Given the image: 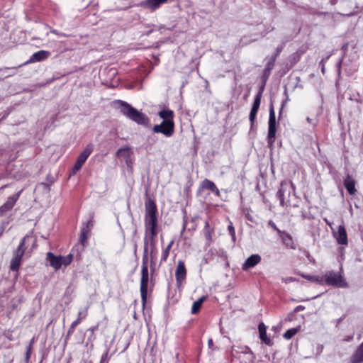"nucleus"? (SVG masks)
I'll list each match as a JSON object with an SVG mask.
<instances>
[{"mask_svg":"<svg viewBox=\"0 0 363 363\" xmlns=\"http://www.w3.org/2000/svg\"><path fill=\"white\" fill-rule=\"evenodd\" d=\"M337 2V0H330V3L332 4V5H335L336 4Z\"/></svg>","mask_w":363,"mask_h":363,"instance_id":"obj_52","label":"nucleus"},{"mask_svg":"<svg viewBox=\"0 0 363 363\" xmlns=\"http://www.w3.org/2000/svg\"><path fill=\"white\" fill-rule=\"evenodd\" d=\"M120 112L128 119L139 125L147 126L150 123L149 118L143 112L137 110L126 101L117 100L115 101Z\"/></svg>","mask_w":363,"mask_h":363,"instance_id":"obj_2","label":"nucleus"},{"mask_svg":"<svg viewBox=\"0 0 363 363\" xmlns=\"http://www.w3.org/2000/svg\"><path fill=\"white\" fill-rule=\"evenodd\" d=\"M93 151V145L92 144H89L86 145L85 149L82 151V152L78 156L77 161L72 169V174H76L78 171H79L85 163L86 160L91 155Z\"/></svg>","mask_w":363,"mask_h":363,"instance_id":"obj_8","label":"nucleus"},{"mask_svg":"<svg viewBox=\"0 0 363 363\" xmlns=\"http://www.w3.org/2000/svg\"><path fill=\"white\" fill-rule=\"evenodd\" d=\"M3 231H4V228H2L1 230L0 231V235L2 234Z\"/></svg>","mask_w":363,"mask_h":363,"instance_id":"obj_59","label":"nucleus"},{"mask_svg":"<svg viewBox=\"0 0 363 363\" xmlns=\"http://www.w3.org/2000/svg\"><path fill=\"white\" fill-rule=\"evenodd\" d=\"M304 309H305V306H301V305H299V306H297L294 309V313H298V312H299V311H303Z\"/></svg>","mask_w":363,"mask_h":363,"instance_id":"obj_43","label":"nucleus"},{"mask_svg":"<svg viewBox=\"0 0 363 363\" xmlns=\"http://www.w3.org/2000/svg\"><path fill=\"white\" fill-rule=\"evenodd\" d=\"M50 55V52L45 50H39L33 53L29 60L25 64L34 63L41 62L46 60Z\"/></svg>","mask_w":363,"mask_h":363,"instance_id":"obj_18","label":"nucleus"},{"mask_svg":"<svg viewBox=\"0 0 363 363\" xmlns=\"http://www.w3.org/2000/svg\"><path fill=\"white\" fill-rule=\"evenodd\" d=\"M20 196V192L15 194L7 198L6 202L0 206V217L3 216L6 213L11 211Z\"/></svg>","mask_w":363,"mask_h":363,"instance_id":"obj_12","label":"nucleus"},{"mask_svg":"<svg viewBox=\"0 0 363 363\" xmlns=\"http://www.w3.org/2000/svg\"><path fill=\"white\" fill-rule=\"evenodd\" d=\"M158 116H160V118L163 119L162 121H167L174 125V113L172 110H170L169 108H164L158 113Z\"/></svg>","mask_w":363,"mask_h":363,"instance_id":"obj_19","label":"nucleus"},{"mask_svg":"<svg viewBox=\"0 0 363 363\" xmlns=\"http://www.w3.org/2000/svg\"><path fill=\"white\" fill-rule=\"evenodd\" d=\"M251 352L250 349L249 347H246V351L245 352Z\"/></svg>","mask_w":363,"mask_h":363,"instance_id":"obj_54","label":"nucleus"},{"mask_svg":"<svg viewBox=\"0 0 363 363\" xmlns=\"http://www.w3.org/2000/svg\"><path fill=\"white\" fill-rule=\"evenodd\" d=\"M355 181L352 178L350 174H347L344 180V186L347 192L350 195H354L357 191L355 189Z\"/></svg>","mask_w":363,"mask_h":363,"instance_id":"obj_22","label":"nucleus"},{"mask_svg":"<svg viewBox=\"0 0 363 363\" xmlns=\"http://www.w3.org/2000/svg\"><path fill=\"white\" fill-rule=\"evenodd\" d=\"M341 65H342V60H340L337 63V74H338V75H340V74H341Z\"/></svg>","mask_w":363,"mask_h":363,"instance_id":"obj_44","label":"nucleus"},{"mask_svg":"<svg viewBox=\"0 0 363 363\" xmlns=\"http://www.w3.org/2000/svg\"><path fill=\"white\" fill-rule=\"evenodd\" d=\"M363 362V342L357 347L350 357V363Z\"/></svg>","mask_w":363,"mask_h":363,"instance_id":"obj_20","label":"nucleus"},{"mask_svg":"<svg viewBox=\"0 0 363 363\" xmlns=\"http://www.w3.org/2000/svg\"><path fill=\"white\" fill-rule=\"evenodd\" d=\"M291 190L295 191V186L291 182L282 181L280 184V188L277 192V196L279 200L280 205L284 206L285 200L289 197Z\"/></svg>","mask_w":363,"mask_h":363,"instance_id":"obj_7","label":"nucleus"},{"mask_svg":"<svg viewBox=\"0 0 363 363\" xmlns=\"http://www.w3.org/2000/svg\"><path fill=\"white\" fill-rule=\"evenodd\" d=\"M283 48H284L283 45L278 46L276 50V53L273 56H276V58H277V56H279V55L280 54V52L283 50Z\"/></svg>","mask_w":363,"mask_h":363,"instance_id":"obj_42","label":"nucleus"},{"mask_svg":"<svg viewBox=\"0 0 363 363\" xmlns=\"http://www.w3.org/2000/svg\"><path fill=\"white\" fill-rule=\"evenodd\" d=\"M257 111H258V110H257V109L251 108V111H250V116H249V119H250L252 125L255 122V120Z\"/></svg>","mask_w":363,"mask_h":363,"instance_id":"obj_36","label":"nucleus"},{"mask_svg":"<svg viewBox=\"0 0 363 363\" xmlns=\"http://www.w3.org/2000/svg\"><path fill=\"white\" fill-rule=\"evenodd\" d=\"M277 132V122L275 111L272 103L269 106V116L268 121V133L267 141L268 146L272 147L274 145Z\"/></svg>","mask_w":363,"mask_h":363,"instance_id":"obj_5","label":"nucleus"},{"mask_svg":"<svg viewBox=\"0 0 363 363\" xmlns=\"http://www.w3.org/2000/svg\"><path fill=\"white\" fill-rule=\"evenodd\" d=\"M77 326V323H72L70 327L69 328L66 337H65V341H67L70 335L74 332L75 327Z\"/></svg>","mask_w":363,"mask_h":363,"instance_id":"obj_32","label":"nucleus"},{"mask_svg":"<svg viewBox=\"0 0 363 363\" xmlns=\"http://www.w3.org/2000/svg\"><path fill=\"white\" fill-rule=\"evenodd\" d=\"M263 89L264 87H262L259 92L257 94L252 108L257 110L259 109L261 103V98L262 95Z\"/></svg>","mask_w":363,"mask_h":363,"instance_id":"obj_27","label":"nucleus"},{"mask_svg":"<svg viewBox=\"0 0 363 363\" xmlns=\"http://www.w3.org/2000/svg\"><path fill=\"white\" fill-rule=\"evenodd\" d=\"M14 74V72H13L12 73H6V76L9 77V76H11Z\"/></svg>","mask_w":363,"mask_h":363,"instance_id":"obj_53","label":"nucleus"},{"mask_svg":"<svg viewBox=\"0 0 363 363\" xmlns=\"http://www.w3.org/2000/svg\"><path fill=\"white\" fill-rule=\"evenodd\" d=\"M298 332V328H293L287 330L283 335L284 338L286 340H290Z\"/></svg>","mask_w":363,"mask_h":363,"instance_id":"obj_30","label":"nucleus"},{"mask_svg":"<svg viewBox=\"0 0 363 363\" xmlns=\"http://www.w3.org/2000/svg\"><path fill=\"white\" fill-rule=\"evenodd\" d=\"M329 58V56L326 57L325 58H323L325 60V62L327 61Z\"/></svg>","mask_w":363,"mask_h":363,"instance_id":"obj_57","label":"nucleus"},{"mask_svg":"<svg viewBox=\"0 0 363 363\" xmlns=\"http://www.w3.org/2000/svg\"><path fill=\"white\" fill-rule=\"evenodd\" d=\"M89 235V229L86 228H81V235L79 238V242L81 245H82V249L84 247L87 242V239Z\"/></svg>","mask_w":363,"mask_h":363,"instance_id":"obj_25","label":"nucleus"},{"mask_svg":"<svg viewBox=\"0 0 363 363\" xmlns=\"http://www.w3.org/2000/svg\"><path fill=\"white\" fill-rule=\"evenodd\" d=\"M275 60H276V56H272L266 65V67L264 70V74H267V75L269 74L271 70L273 69V67L274 66Z\"/></svg>","mask_w":363,"mask_h":363,"instance_id":"obj_29","label":"nucleus"},{"mask_svg":"<svg viewBox=\"0 0 363 363\" xmlns=\"http://www.w3.org/2000/svg\"><path fill=\"white\" fill-rule=\"evenodd\" d=\"M169 0H144L141 2V6L148 9L152 11L158 9L162 4H166Z\"/></svg>","mask_w":363,"mask_h":363,"instance_id":"obj_16","label":"nucleus"},{"mask_svg":"<svg viewBox=\"0 0 363 363\" xmlns=\"http://www.w3.org/2000/svg\"><path fill=\"white\" fill-rule=\"evenodd\" d=\"M268 225L270 226L274 230H276L277 232L278 235L282 231L277 228V225L272 220H269L268 221Z\"/></svg>","mask_w":363,"mask_h":363,"instance_id":"obj_39","label":"nucleus"},{"mask_svg":"<svg viewBox=\"0 0 363 363\" xmlns=\"http://www.w3.org/2000/svg\"><path fill=\"white\" fill-rule=\"evenodd\" d=\"M169 255V251L168 250H166L164 248L162 250V252L160 263L166 262Z\"/></svg>","mask_w":363,"mask_h":363,"instance_id":"obj_37","label":"nucleus"},{"mask_svg":"<svg viewBox=\"0 0 363 363\" xmlns=\"http://www.w3.org/2000/svg\"><path fill=\"white\" fill-rule=\"evenodd\" d=\"M305 279L309 280V281H313V282H315L320 285H322L323 284V275H315V276H313V275H306V276H303Z\"/></svg>","mask_w":363,"mask_h":363,"instance_id":"obj_28","label":"nucleus"},{"mask_svg":"<svg viewBox=\"0 0 363 363\" xmlns=\"http://www.w3.org/2000/svg\"><path fill=\"white\" fill-rule=\"evenodd\" d=\"M306 120H307V121H308V122H309V123H310V122H311V121L310 118H307V119H306Z\"/></svg>","mask_w":363,"mask_h":363,"instance_id":"obj_58","label":"nucleus"},{"mask_svg":"<svg viewBox=\"0 0 363 363\" xmlns=\"http://www.w3.org/2000/svg\"><path fill=\"white\" fill-rule=\"evenodd\" d=\"M144 247L141 266V279L140 291L143 306L145 307L147 302V285L149 279L148 260L150 259V267H154L156 264L157 254V206L154 201L148 199L145 202V213L144 218Z\"/></svg>","mask_w":363,"mask_h":363,"instance_id":"obj_1","label":"nucleus"},{"mask_svg":"<svg viewBox=\"0 0 363 363\" xmlns=\"http://www.w3.org/2000/svg\"><path fill=\"white\" fill-rule=\"evenodd\" d=\"M87 316V308H85L83 311H80L78 313V318L73 321L72 323H77V325L81 323L82 320L86 318Z\"/></svg>","mask_w":363,"mask_h":363,"instance_id":"obj_31","label":"nucleus"},{"mask_svg":"<svg viewBox=\"0 0 363 363\" xmlns=\"http://www.w3.org/2000/svg\"><path fill=\"white\" fill-rule=\"evenodd\" d=\"M174 125L167 121H162L160 124L154 125L152 131L155 133H162L166 137H171L174 133Z\"/></svg>","mask_w":363,"mask_h":363,"instance_id":"obj_9","label":"nucleus"},{"mask_svg":"<svg viewBox=\"0 0 363 363\" xmlns=\"http://www.w3.org/2000/svg\"><path fill=\"white\" fill-rule=\"evenodd\" d=\"M152 31V30L147 31L146 33V35H149Z\"/></svg>","mask_w":363,"mask_h":363,"instance_id":"obj_55","label":"nucleus"},{"mask_svg":"<svg viewBox=\"0 0 363 363\" xmlns=\"http://www.w3.org/2000/svg\"><path fill=\"white\" fill-rule=\"evenodd\" d=\"M89 229L90 232L91 228L93 227V220L92 218L87 220L86 223H83L82 228H86Z\"/></svg>","mask_w":363,"mask_h":363,"instance_id":"obj_40","label":"nucleus"},{"mask_svg":"<svg viewBox=\"0 0 363 363\" xmlns=\"http://www.w3.org/2000/svg\"><path fill=\"white\" fill-rule=\"evenodd\" d=\"M109 349H106L105 352L101 355V360L99 363H108L110 359V356L108 355Z\"/></svg>","mask_w":363,"mask_h":363,"instance_id":"obj_33","label":"nucleus"},{"mask_svg":"<svg viewBox=\"0 0 363 363\" xmlns=\"http://www.w3.org/2000/svg\"><path fill=\"white\" fill-rule=\"evenodd\" d=\"M201 188L208 189L216 195L218 196L220 194L219 189L216 187V184L209 179H204L201 183Z\"/></svg>","mask_w":363,"mask_h":363,"instance_id":"obj_23","label":"nucleus"},{"mask_svg":"<svg viewBox=\"0 0 363 363\" xmlns=\"http://www.w3.org/2000/svg\"><path fill=\"white\" fill-rule=\"evenodd\" d=\"M73 251L74 249L67 256H56L52 252H48L46 255V259L52 267L55 270H58L62 265L67 266L72 262L74 256Z\"/></svg>","mask_w":363,"mask_h":363,"instance_id":"obj_4","label":"nucleus"},{"mask_svg":"<svg viewBox=\"0 0 363 363\" xmlns=\"http://www.w3.org/2000/svg\"><path fill=\"white\" fill-rule=\"evenodd\" d=\"M228 230L229 232V234L231 235L232 239L235 241V230L233 225V223H230V224L228 226Z\"/></svg>","mask_w":363,"mask_h":363,"instance_id":"obj_38","label":"nucleus"},{"mask_svg":"<svg viewBox=\"0 0 363 363\" xmlns=\"http://www.w3.org/2000/svg\"><path fill=\"white\" fill-rule=\"evenodd\" d=\"M34 342H35V337H33V338L30 340V342H29V345H28V346H31V347L33 348V345Z\"/></svg>","mask_w":363,"mask_h":363,"instance_id":"obj_49","label":"nucleus"},{"mask_svg":"<svg viewBox=\"0 0 363 363\" xmlns=\"http://www.w3.org/2000/svg\"><path fill=\"white\" fill-rule=\"evenodd\" d=\"M20 196V192L15 194L7 198L6 202L0 206V217L3 216L6 213L11 211Z\"/></svg>","mask_w":363,"mask_h":363,"instance_id":"obj_14","label":"nucleus"},{"mask_svg":"<svg viewBox=\"0 0 363 363\" xmlns=\"http://www.w3.org/2000/svg\"><path fill=\"white\" fill-rule=\"evenodd\" d=\"M29 235L25 236L20 242L19 245L14 252V256L11 260L10 270L18 271L21 263L22 257L24 255L26 247H25V242L26 239H28Z\"/></svg>","mask_w":363,"mask_h":363,"instance_id":"obj_6","label":"nucleus"},{"mask_svg":"<svg viewBox=\"0 0 363 363\" xmlns=\"http://www.w3.org/2000/svg\"><path fill=\"white\" fill-rule=\"evenodd\" d=\"M320 64L322 65V67H321V71L323 73L325 72V60L324 59H322L321 61L320 62Z\"/></svg>","mask_w":363,"mask_h":363,"instance_id":"obj_46","label":"nucleus"},{"mask_svg":"<svg viewBox=\"0 0 363 363\" xmlns=\"http://www.w3.org/2000/svg\"><path fill=\"white\" fill-rule=\"evenodd\" d=\"M77 259H80V255H79V253H78V254L77 255Z\"/></svg>","mask_w":363,"mask_h":363,"instance_id":"obj_56","label":"nucleus"},{"mask_svg":"<svg viewBox=\"0 0 363 363\" xmlns=\"http://www.w3.org/2000/svg\"><path fill=\"white\" fill-rule=\"evenodd\" d=\"M333 234L338 245H342L344 247L347 246V235L346 229L343 225H339L337 228V230L333 231Z\"/></svg>","mask_w":363,"mask_h":363,"instance_id":"obj_11","label":"nucleus"},{"mask_svg":"<svg viewBox=\"0 0 363 363\" xmlns=\"http://www.w3.org/2000/svg\"><path fill=\"white\" fill-rule=\"evenodd\" d=\"M323 284L338 288H347L348 286L342 272L326 271L323 274Z\"/></svg>","mask_w":363,"mask_h":363,"instance_id":"obj_3","label":"nucleus"},{"mask_svg":"<svg viewBox=\"0 0 363 363\" xmlns=\"http://www.w3.org/2000/svg\"><path fill=\"white\" fill-rule=\"evenodd\" d=\"M4 71L5 72H7V71H9V70H12V71H14L15 70V68H9V67H6L3 69Z\"/></svg>","mask_w":363,"mask_h":363,"instance_id":"obj_51","label":"nucleus"},{"mask_svg":"<svg viewBox=\"0 0 363 363\" xmlns=\"http://www.w3.org/2000/svg\"><path fill=\"white\" fill-rule=\"evenodd\" d=\"M213 229L211 228L209 223L208 221L205 223V226L203 228V233H204V237L206 240V245H210L212 240V234H213Z\"/></svg>","mask_w":363,"mask_h":363,"instance_id":"obj_24","label":"nucleus"},{"mask_svg":"<svg viewBox=\"0 0 363 363\" xmlns=\"http://www.w3.org/2000/svg\"><path fill=\"white\" fill-rule=\"evenodd\" d=\"M20 196V192L15 194L7 198L6 202L0 206V217L3 216L6 213L11 211Z\"/></svg>","mask_w":363,"mask_h":363,"instance_id":"obj_13","label":"nucleus"},{"mask_svg":"<svg viewBox=\"0 0 363 363\" xmlns=\"http://www.w3.org/2000/svg\"><path fill=\"white\" fill-rule=\"evenodd\" d=\"M32 351H33V348L31 347V346H27L26 354H25V362L24 363H28V362L29 361V359L30 358V356L32 354Z\"/></svg>","mask_w":363,"mask_h":363,"instance_id":"obj_35","label":"nucleus"},{"mask_svg":"<svg viewBox=\"0 0 363 363\" xmlns=\"http://www.w3.org/2000/svg\"><path fill=\"white\" fill-rule=\"evenodd\" d=\"M287 101H288V98H287L285 101H284L282 102V104H281V108H280V110H279V118H281V116H282L283 108H284V107L285 106V105H286V104Z\"/></svg>","mask_w":363,"mask_h":363,"instance_id":"obj_41","label":"nucleus"},{"mask_svg":"<svg viewBox=\"0 0 363 363\" xmlns=\"http://www.w3.org/2000/svg\"><path fill=\"white\" fill-rule=\"evenodd\" d=\"M258 330L259 333V338L267 345L271 346L273 342L272 340L267 335V327L263 323H260L258 325Z\"/></svg>","mask_w":363,"mask_h":363,"instance_id":"obj_21","label":"nucleus"},{"mask_svg":"<svg viewBox=\"0 0 363 363\" xmlns=\"http://www.w3.org/2000/svg\"><path fill=\"white\" fill-rule=\"evenodd\" d=\"M208 345L209 347H211L213 345V340L211 338L208 340Z\"/></svg>","mask_w":363,"mask_h":363,"instance_id":"obj_48","label":"nucleus"},{"mask_svg":"<svg viewBox=\"0 0 363 363\" xmlns=\"http://www.w3.org/2000/svg\"><path fill=\"white\" fill-rule=\"evenodd\" d=\"M350 339H352V337H350V338L347 337V340H350Z\"/></svg>","mask_w":363,"mask_h":363,"instance_id":"obj_60","label":"nucleus"},{"mask_svg":"<svg viewBox=\"0 0 363 363\" xmlns=\"http://www.w3.org/2000/svg\"><path fill=\"white\" fill-rule=\"evenodd\" d=\"M261 262V257L258 254H254L250 256L242 264V269L247 271L250 268L255 267Z\"/></svg>","mask_w":363,"mask_h":363,"instance_id":"obj_17","label":"nucleus"},{"mask_svg":"<svg viewBox=\"0 0 363 363\" xmlns=\"http://www.w3.org/2000/svg\"><path fill=\"white\" fill-rule=\"evenodd\" d=\"M290 57L294 59L295 62L298 60V57L297 56V55L296 53L291 55Z\"/></svg>","mask_w":363,"mask_h":363,"instance_id":"obj_47","label":"nucleus"},{"mask_svg":"<svg viewBox=\"0 0 363 363\" xmlns=\"http://www.w3.org/2000/svg\"><path fill=\"white\" fill-rule=\"evenodd\" d=\"M205 298H206L204 296H202V297L199 298L197 301L194 302L192 307H191V313L192 314H196L199 312Z\"/></svg>","mask_w":363,"mask_h":363,"instance_id":"obj_26","label":"nucleus"},{"mask_svg":"<svg viewBox=\"0 0 363 363\" xmlns=\"http://www.w3.org/2000/svg\"><path fill=\"white\" fill-rule=\"evenodd\" d=\"M186 277V269L184 261L179 260L177 266L175 270V277L177 281V285L180 287L184 282Z\"/></svg>","mask_w":363,"mask_h":363,"instance_id":"obj_10","label":"nucleus"},{"mask_svg":"<svg viewBox=\"0 0 363 363\" xmlns=\"http://www.w3.org/2000/svg\"><path fill=\"white\" fill-rule=\"evenodd\" d=\"M174 240H172L169 243L164 247V249L166 250H168L169 251H170L173 244H174Z\"/></svg>","mask_w":363,"mask_h":363,"instance_id":"obj_45","label":"nucleus"},{"mask_svg":"<svg viewBox=\"0 0 363 363\" xmlns=\"http://www.w3.org/2000/svg\"><path fill=\"white\" fill-rule=\"evenodd\" d=\"M279 237L282 244L287 248L291 250H296V245L295 244L293 237L286 231L282 230L279 234Z\"/></svg>","mask_w":363,"mask_h":363,"instance_id":"obj_15","label":"nucleus"},{"mask_svg":"<svg viewBox=\"0 0 363 363\" xmlns=\"http://www.w3.org/2000/svg\"><path fill=\"white\" fill-rule=\"evenodd\" d=\"M350 339H352V337H350V338L347 337V340H350Z\"/></svg>","mask_w":363,"mask_h":363,"instance_id":"obj_61","label":"nucleus"},{"mask_svg":"<svg viewBox=\"0 0 363 363\" xmlns=\"http://www.w3.org/2000/svg\"><path fill=\"white\" fill-rule=\"evenodd\" d=\"M98 329V325H94L93 327H91L89 330H91V332H94L95 330H96Z\"/></svg>","mask_w":363,"mask_h":363,"instance_id":"obj_50","label":"nucleus"},{"mask_svg":"<svg viewBox=\"0 0 363 363\" xmlns=\"http://www.w3.org/2000/svg\"><path fill=\"white\" fill-rule=\"evenodd\" d=\"M357 13L356 11H352V12H350V13H334L333 14L332 16V18L333 19H335L336 18V16H342V17H350V16H353L354 15H356Z\"/></svg>","mask_w":363,"mask_h":363,"instance_id":"obj_34","label":"nucleus"}]
</instances>
